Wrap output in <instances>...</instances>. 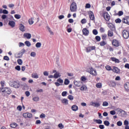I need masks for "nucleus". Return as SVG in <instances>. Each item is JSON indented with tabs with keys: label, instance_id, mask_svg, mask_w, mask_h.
Returning a JSON list of instances; mask_svg holds the SVG:
<instances>
[{
	"label": "nucleus",
	"instance_id": "nucleus-1",
	"mask_svg": "<svg viewBox=\"0 0 129 129\" xmlns=\"http://www.w3.org/2000/svg\"><path fill=\"white\" fill-rule=\"evenodd\" d=\"M10 86H11V87H14V88H20V86H21V84H20V82L19 81H14L13 82H11L10 83Z\"/></svg>",
	"mask_w": 129,
	"mask_h": 129
},
{
	"label": "nucleus",
	"instance_id": "nucleus-2",
	"mask_svg": "<svg viewBox=\"0 0 129 129\" xmlns=\"http://www.w3.org/2000/svg\"><path fill=\"white\" fill-rule=\"evenodd\" d=\"M70 10L71 12H75L77 10V4L75 2H73L70 6Z\"/></svg>",
	"mask_w": 129,
	"mask_h": 129
},
{
	"label": "nucleus",
	"instance_id": "nucleus-3",
	"mask_svg": "<svg viewBox=\"0 0 129 129\" xmlns=\"http://www.w3.org/2000/svg\"><path fill=\"white\" fill-rule=\"evenodd\" d=\"M87 71L88 73H90V74H91V75H93V76H96V75H97L96 71L92 68H89L87 69Z\"/></svg>",
	"mask_w": 129,
	"mask_h": 129
},
{
	"label": "nucleus",
	"instance_id": "nucleus-4",
	"mask_svg": "<svg viewBox=\"0 0 129 129\" xmlns=\"http://www.w3.org/2000/svg\"><path fill=\"white\" fill-rule=\"evenodd\" d=\"M112 45L114 47H119L120 43L117 39H114L112 40Z\"/></svg>",
	"mask_w": 129,
	"mask_h": 129
},
{
	"label": "nucleus",
	"instance_id": "nucleus-5",
	"mask_svg": "<svg viewBox=\"0 0 129 129\" xmlns=\"http://www.w3.org/2000/svg\"><path fill=\"white\" fill-rule=\"evenodd\" d=\"M122 37L124 39H127L129 38V32L126 30H124L122 32Z\"/></svg>",
	"mask_w": 129,
	"mask_h": 129
},
{
	"label": "nucleus",
	"instance_id": "nucleus-6",
	"mask_svg": "<svg viewBox=\"0 0 129 129\" xmlns=\"http://www.w3.org/2000/svg\"><path fill=\"white\" fill-rule=\"evenodd\" d=\"M103 17L105 19V21H106L107 22H108V21L110 20V16L107 12H104L103 13Z\"/></svg>",
	"mask_w": 129,
	"mask_h": 129
},
{
	"label": "nucleus",
	"instance_id": "nucleus-7",
	"mask_svg": "<svg viewBox=\"0 0 129 129\" xmlns=\"http://www.w3.org/2000/svg\"><path fill=\"white\" fill-rule=\"evenodd\" d=\"M4 90H2V92H5V93H7L8 95L11 94V93H12V90H11V89H10V88H5L4 89Z\"/></svg>",
	"mask_w": 129,
	"mask_h": 129
},
{
	"label": "nucleus",
	"instance_id": "nucleus-8",
	"mask_svg": "<svg viewBox=\"0 0 129 129\" xmlns=\"http://www.w3.org/2000/svg\"><path fill=\"white\" fill-rule=\"evenodd\" d=\"M23 117H25V118L27 117L28 118H32V117H33V115L32 113H24L23 114Z\"/></svg>",
	"mask_w": 129,
	"mask_h": 129
},
{
	"label": "nucleus",
	"instance_id": "nucleus-9",
	"mask_svg": "<svg viewBox=\"0 0 129 129\" xmlns=\"http://www.w3.org/2000/svg\"><path fill=\"white\" fill-rule=\"evenodd\" d=\"M83 35L84 36H88L89 35V30H87V28H84L82 30Z\"/></svg>",
	"mask_w": 129,
	"mask_h": 129
},
{
	"label": "nucleus",
	"instance_id": "nucleus-10",
	"mask_svg": "<svg viewBox=\"0 0 129 129\" xmlns=\"http://www.w3.org/2000/svg\"><path fill=\"white\" fill-rule=\"evenodd\" d=\"M89 18L90 20L92 21H95V18L94 17V14H93V12L92 11H90L89 12Z\"/></svg>",
	"mask_w": 129,
	"mask_h": 129
},
{
	"label": "nucleus",
	"instance_id": "nucleus-11",
	"mask_svg": "<svg viewBox=\"0 0 129 129\" xmlns=\"http://www.w3.org/2000/svg\"><path fill=\"white\" fill-rule=\"evenodd\" d=\"M93 50H95V46H90L86 48L87 53H89V52H91Z\"/></svg>",
	"mask_w": 129,
	"mask_h": 129
},
{
	"label": "nucleus",
	"instance_id": "nucleus-12",
	"mask_svg": "<svg viewBox=\"0 0 129 129\" xmlns=\"http://www.w3.org/2000/svg\"><path fill=\"white\" fill-rule=\"evenodd\" d=\"M8 25L11 27V28H15L16 26V22L14 21H9Z\"/></svg>",
	"mask_w": 129,
	"mask_h": 129
},
{
	"label": "nucleus",
	"instance_id": "nucleus-13",
	"mask_svg": "<svg viewBox=\"0 0 129 129\" xmlns=\"http://www.w3.org/2000/svg\"><path fill=\"white\" fill-rule=\"evenodd\" d=\"M19 30L21 31V32H25L26 31V28H25V26L22 24H19Z\"/></svg>",
	"mask_w": 129,
	"mask_h": 129
},
{
	"label": "nucleus",
	"instance_id": "nucleus-14",
	"mask_svg": "<svg viewBox=\"0 0 129 129\" xmlns=\"http://www.w3.org/2000/svg\"><path fill=\"white\" fill-rule=\"evenodd\" d=\"M24 38H27V39H31L32 37V35L30 33H26L24 34Z\"/></svg>",
	"mask_w": 129,
	"mask_h": 129
},
{
	"label": "nucleus",
	"instance_id": "nucleus-15",
	"mask_svg": "<svg viewBox=\"0 0 129 129\" xmlns=\"http://www.w3.org/2000/svg\"><path fill=\"white\" fill-rule=\"evenodd\" d=\"M74 84L77 87H80V86H81V83L80 81H74Z\"/></svg>",
	"mask_w": 129,
	"mask_h": 129
},
{
	"label": "nucleus",
	"instance_id": "nucleus-16",
	"mask_svg": "<svg viewBox=\"0 0 129 129\" xmlns=\"http://www.w3.org/2000/svg\"><path fill=\"white\" fill-rule=\"evenodd\" d=\"M61 103H63V104H64V105H68V99L65 98L62 99Z\"/></svg>",
	"mask_w": 129,
	"mask_h": 129
},
{
	"label": "nucleus",
	"instance_id": "nucleus-17",
	"mask_svg": "<svg viewBox=\"0 0 129 129\" xmlns=\"http://www.w3.org/2000/svg\"><path fill=\"white\" fill-rule=\"evenodd\" d=\"M108 28H110L111 29V31H112L113 30H115V27H114V25H113L111 23L108 24Z\"/></svg>",
	"mask_w": 129,
	"mask_h": 129
},
{
	"label": "nucleus",
	"instance_id": "nucleus-18",
	"mask_svg": "<svg viewBox=\"0 0 129 129\" xmlns=\"http://www.w3.org/2000/svg\"><path fill=\"white\" fill-rule=\"evenodd\" d=\"M122 22L123 24H126L127 25H129V22H128L126 17H125L124 18L122 19Z\"/></svg>",
	"mask_w": 129,
	"mask_h": 129
},
{
	"label": "nucleus",
	"instance_id": "nucleus-19",
	"mask_svg": "<svg viewBox=\"0 0 129 129\" xmlns=\"http://www.w3.org/2000/svg\"><path fill=\"white\" fill-rule=\"evenodd\" d=\"M107 36L108 37H113V32L112 30H108L107 32Z\"/></svg>",
	"mask_w": 129,
	"mask_h": 129
},
{
	"label": "nucleus",
	"instance_id": "nucleus-20",
	"mask_svg": "<svg viewBox=\"0 0 129 129\" xmlns=\"http://www.w3.org/2000/svg\"><path fill=\"white\" fill-rule=\"evenodd\" d=\"M113 72H115V73H119L120 71H119V69H118V68L114 67L113 69Z\"/></svg>",
	"mask_w": 129,
	"mask_h": 129
},
{
	"label": "nucleus",
	"instance_id": "nucleus-21",
	"mask_svg": "<svg viewBox=\"0 0 129 129\" xmlns=\"http://www.w3.org/2000/svg\"><path fill=\"white\" fill-rule=\"evenodd\" d=\"M72 109L73 111H77V110H78V106L76 105H73L72 106Z\"/></svg>",
	"mask_w": 129,
	"mask_h": 129
},
{
	"label": "nucleus",
	"instance_id": "nucleus-22",
	"mask_svg": "<svg viewBox=\"0 0 129 129\" xmlns=\"http://www.w3.org/2000/svg\"><path fill=\"white\" fill-rule=\"evenodd\" d=\"M61 75H60V73L56 72L55 74H54L53 76V78H55V79H57V78H58V77H60Z\"/></svg>",
	"mask_w": 129,
	"mask_h": 129
},
{
	"label": "nucleus",
	"instance_id": "nucleus-23",
	"mask_svg": "<svg viewBox=\"0 0 129 129\" xmlns=\"http://www.w3.org/2000/svg\"><path fill=\"white\" fill-rule=\"evenodd\" d=\"M111 60L115 63H119V60L115 57H111Z\"/></svg>",
	"mask_w": 129,
	"mask_h": 129
},
{
	"label": "nucleus",
	"instance_id": "nucleus-24",
	"mask_svg": "<svg viewBox=\"0 0 129 129\" xmlns=\"http://www.w3.org/2000/svg\"><path fill=\"white\" fill-rule=\"evenodd\" d=\"M124 87L125 89L126 90H127V91H128V90H129V82L126 83L124 85Z\"/></svg>",
	"mask_w": 129,
	"mask_h": 129
},
{
	"label": "nucleus",
	"instance_id": "nucleus-25",
	"mask_svg": "<svg viewBox=\"0 0 129 129\" xmlns=\"http://www.w3.org/2000/svg\"><path fill=\"white\" fill-rule=\"evenodd\" d=\"M1 85L2 86V88H0L1 90H4V89L5 88V81H1Z\"/></svg>",
	"mask_w": 129,
	"mask_h": 129
},
{
	"label": "nucleus",
	"instance_id": "nucleus-26",
	"mask_svg": "<svg viewBox=\"0 0 129 129\" xmlns=\"http://www.w3.org/2000/svg\"><path fill=\"white\" fill-rule=\"evenodd\" d=\"M94 121H95V122H96V123H98V124H101V123H102V120H101V119H94Z\"/></svg>",
	"mask_w": 129,
	"mask_h": 129
},
{
	"label": "nucleus",
	"instance_id": "nucleus-27",
	"mask_svg": "<svg viewBox=\"0 0 129 129\" xmlns=\"http://www.w3.org/2000/svg\"><path fill=\"white\" fill-rule=\"evenodd\" d=\"M93 106H94L95 107H99L100 106V104L99 103H93L92 104Z\"/></svg>",
	"mask_w": 129,
	"mask_h": 129
},
{
	"label": "nucleus",
	"instance_id": "nucleus-28",
	"mask_svg": "<svg viewBox=\"0 0 129 129\" xmlns=\"http://www.w3.org/2000/svg\"><path fill=\"white\" fill-rule=\"evenodd\" d=\"M25 53H26V50L25 49V48H23L20 51V54H21L20 57H23V55H24Z\"/></svg>",
	"mask_w": 129,
	"mask_h": 129
},
{
	"label": "nucleus",
	"instance_id": "nucleus-29",
	"mask_svg": "<svg viewBox=\"0 0 129 129\" xmlns=\"http://www.w3.org/2000/svg\"><path fill=\"white\" fill-rule=\"evenodd\" d=\"M69 83H70V81L68 79H66L64 82V85H68Z\"/></svg>",
	"mask_w": 129,
	"mask_h": 129
},
{
	"label": "nucleus",
	"instance_id": "nucleus-30",
	"mask_svg": "<svg viewBox=\"0 0 129 129\" xmlns=\"http://www.w3.org/2000/svg\"><path fill=\"white\" fill-rule=\"evenodd\" d=\"M29 25H33L34 24V18H31L28 20Z\"/></svg>",
	"mask_w": 129,
	"mask_h": 129
},
{
	"label": "nucleus",
	"instance_id": "nucleus-31",
	"mask_svg": "<svg viewBox=\"0 0 129 129\" xmlns=\"http://www.w3.org/2000/svg\"><path fill=\"white\" fill-rule=\"evenodd\" d=\"M104 125H106V126H109V124H110V123H109V121L108 120H105L104 121Z\"/></svg>",
	"mask_w": 129,
	"mask_h": 129
},
{
	"label": "nucleus",
	"instance_id": "nucleus-32",
	"mask_svg": "<svg viewBox=\"0 0 129 129\" xmlns=\"http://www.w3.org/2000/svg\"><path fill=\"white\" fill-rule=\"evenodd\" d=\"M11 127H12V128H15L17 127V123L14 122L10 124Z\"/></svg>",
	"mask_w": 129,
	"mask_h": 129
},
{
	"label": "nucleus",
	"instance_id": "nucleus-33",
	"mask_svg": "<svg viewBox=\"0 0 129 129\" xmlns=\"http://www.w3.org/2000/svg\"><path fill=\"white\" fill-rule=\"evenodd\" d=\"M14 17L15 18V19H17V20H20V19H21V15H19V14H16L14 15Z\"/></svg>",
	"mask_w": 129,
	"mask_h": 129
},
{
	"label": "nucleus",
	"instance_id": "nucleus-34",
	"mask_svg": "<svg viewBox=\"0 0 129 129\" xmlns=\"http://www.w3.org/2000/svg\"><path fill=\"white\" fill-rule=\"evenodd\" d=\"M17 63L19 65H23V60L21 59H19L17 60Z\"/></svg>",
	"mask_w": 129,
	"mask_h": 129
},
{
	"label": "nucleus",
	"instance_id": "nucleus-35",
	"mask_svg": "<svg viewBox=\"0 0 129 129\" xmlns=\"http://www.w3.org/2000/svg\"><path fill=\"white\" fill-rule=\"evenodd\" d=\"M36 48H41V46H42V43L41 42H37L35 45Z\"/></svg>",
	"mask_w": 129,
	"mask_h": 129
},
{
	"label": "nucleus",
	"instance_id": "nucleus-36",
	"mask_svg": "<svg viewBox=\"0 0 129 129\" xmlns=\"http://www.w3.org/2000/svg\"><path fill=\"white\" fill-rule=\"evenodd\" d=\"M47 29L48 32L50 33V35H54V33L51 30V28L48 26L47 27Z\"/></svg>",
	"mask_w": 129,
	"mask_h": 129
},
{
	"label": "nucleus",
	"instance_id": "nucleus-37",
	"mask_svg": "<svg viewBox=\"0 0 129 129\" xmlns=\"http://www.w3.org/2000/svg\"><path fill=\"white\" fill-rule=\"evenodd\" d=\"M25 44L27 47H30L31 46V42H30L29 41H26L25 42Z\"/></svg>",
	"mask_w": 129,
	"mask_h": 129
},
{
	"label": "nucleus",
	"instance_id": "nucleus-38",
	"mask_svg": "<svg viewBox=\"0 0 129 129\" xmlns=\"http://www.w3.org/2000/svg\"><path fill=\"white\" fill-rule=\"evenodd\" d=\"M68 99H70V100H73V99H74V97H73V96H72V95H69L68 96Z\"/></svg>",
	"mask_w": 129,
	"mask_h": 129
},
{
	"label": "nucleus",
	"instance_id": "nucleus-39",
	"mask_svg": "<svg viewBox=\"0 0 129 129\" xmlns=\"http://www.w3.org/2000/svg\"><path fill=\"white\" fill-rule=\"evenodd\" d=\"M96 86L97 88H101V87H102V85L101 83H98L96 84Z\"/></svg>",
	"mask_w": 129,
	"mask_h": 129
},
{
	"label": "nucleus",
	"instance_id": "nucleus-40",
	"mask_svg": "<svg viewBox=\"0 0 129 129\" xmlns=\"http://www.w3.org/2000/svg\"><path fill=\"white\" fill-rule=\"evenodd\" d=\"M102 40H106V38L107 37V35L106 34H103L101 36Z\"/></svg>",
	"mask_w": 129,
	"mask_h": 129
},
{
	"label": "nucleus",
	"instance_id": "nucleus-41",
	"mask_svg": "<svg viewBox=\"0 0 129 129\" xmlns=\"http://www.w3.org/2000/svg\"><path fill=\"white\" fill-rule=\"evenodd\" d=\"M115 22L116 24H120V23H121V20L119 18H117L115 20Z\"/></svg>",
	"mask_w": 129,
	"mask_h": 129
},
{
	"label": "nucleus",
	"instance_id": "nucleus-42",
	"mask_svg": "<svg viewBox=\"0 0 129 129\" xmlns=\"http://www.w3.org/2000/svg\"><path fill=\"white\" fill-rule=\"evenodd\" d=\"M32 78L37 79V78H39V76L37 74H32Z\"/></svg>",
	"mask_w": 129,
	"mask_h": 129
},
{
	"label": "nucleus",
	"instance_id": "nucleus-43",
	"mask_svg": "<svg viewBox=\"0 0 129 129\" xmlns=\"http://www.w3.org/2000/svg\"><path fill=\"white\" fill-rule=\"evenodd\" d=\"M92 32H93V35H95V36H96V35H97L98 34V31H97V30H96V29L93 30Z\"/></svg>",
	"mask_w": 129,
	"mask_h": 129
},
{
	"label": "nucleus",
	"instance_id": "nucleus-44",
	"mask_svg": "<svg viewBox=\"0 0 129 129\" xmlns=\"http://www.w3.org/2000/svg\"><path fill=\"white\" fill-rule=\"evenodd\" d=\"M105 69L107 71H111V67L110 66H106Z\"/></svg>",
	"mask_w": 129,
	"mask_h": 129
},
{
	"label": "nucleus",
	"instance_id": "nucleus-45",
	"mask_svg": "<svg viewBox=\"0 0 129 129\" xmlns=\"http://www.w3.org/2000/svg\"><path fill=\"white\" fill-rule=\"evenodd\" d=\"M67 93H68L67 91H63L61 93V95L63 97H65V96H67Z\"/></svg>",
	"mask_w": 129,
	"mask_h": 129
},
{
	"label": "nucleus",
	"instance_id": "nucleus-46",
	"mask_svg": "<svg viewBox=\"0 0 129 129\" xmlns=\"http://www.w3.org/2000/svg\"><path fill=\"white\" fill-rule=\"evenodd\" d=\"M16 58H22L21 57V52H20L19 53H17L15 55Z\"/></svg>",
	"mask_w": 129,
	"mask_h": 129
},
{
	"label": "nucleus",
	"instance_id": "nucleus-47",
	"mask_svg": "<svg viewBox=\"0 0 129 129\" xmlns=\"http://www.w3.org/2000/svg\"><path fill=\"white\" fill-rule=\"evenodd\" d=\"M39 99H40V98L38 97H35L32 99L33 101H39Z\"/></svg>",
	"mask_w": 129,
	"mask_h": 129
},
{
	"label": "nucleus",
	"instance_id": "nucleus-48",
	"mask_svg": "<svg viewBox=\"0 0 129 129\" xmlns=\"http://www.w3.org/2000/svg\"><path fill=\"white\" fill-rule=\"evenodd\" d=\"M106 44V42H105L104 41H102L100 42V46H105V44Z\"/></svg>",
	"mask_w": 129,
	"mask_h": 129
},
{
	"label": "nucleus",
	"instance_id": "nucleus-49",
	"mask_svg": "<svg viewBox=\"0 0 129 129\" xmlns=\"http://www.w3.org/2000/svg\"><path fill=\"white\" fill-rule=\"evenodd\" d=\"M95 39H96V41H97L98 42H99L100 41V40H101V38H100V36H96L95 37Z\"/></svg>",
	"mask_w": 129,
	"mask_h": 129
},
{
	"label": "nucleus",
	"instance_id": "nucleus-50",
	"mask_svg": "<svg viewBox=\"0 0 129 129\" xmlns=\"http://www.w3.org/2000/svg\"><path fill=\"white\" fill-rule=\"evenodd\" d=\"M117 125H118V126H121L122 125V122H121V121H118L117 122Z\"/></svg>",
	"mask_w": 129,
	"mask_h": 129
},
{
	"label": "nucleus",
	"instance_id": "nucleus-51",
	"mask_svg": "<svg viewBox=\"0 0 129 129\" xmlns=\"http://www.w3.org/2000/svg\"><path fill=\"white\" fill-rule=\"evenodd\" d=\"M116 110H117V111L118 112H119L120 113H121L122 112H123V111H124V110H122V109H121L120 108H117L116 109Z\"/></svg>",
	"mask_w": 129,
	"mask_h": 129
},
{
	"label": "nucleus",
	"instance_id": "nucleus-52",
	"mask_svg": "<svg viewBox=\"0 0 129 129\" xmlns=\"http://www.w3.org/2000/svg\"><path fill=\"white\" fill-rule=\"evenodd\" d=\"M103 106H108V102L104 101L103 102Z\"/></svg>",
	"mask_w": 129,
	"mask_h": 129
},
{
	"label": "nucleus",
	"instance_id": "nucleus-53",
	"mask_svg": "<svg viewBox=\"0 0 129 129\" xmlns=\"http://www.w3.org/2000/svg\"><path fill=\"white\" fill-rule=\"evenodd\" d=\"M16 70H17V71H21V66H17L15 67Z\"/></svg>",
	"mask_w": 129,
	"mask_h": 129
},
{
	"label": "nucleus",
	"instance_id": "nucleus-54",
	"mask_svg": "<svg viewBox=\"0 0 129 129\" xmlns=\"http://www.w3.org/2000/svg\"><path fill=\"white\" fill-rule=\"evenodd\" d=\"M2 14H4L5 15H8L9 14V11L7 10H3Z\"/></svg>",
	"mask_w": 129,
	"mask_h": 129
},
{
	"label": "nucleus",
	"instance_id": "nucleus-55",
	"mask_svg": "<svg viewBox=\"0 0 129 129\" xmlns=\"http://www.w3.org/2000/svg\"><path fill=\"white\" fill-rule=\"evenodd\" d=\"M30 56L31 57H36V52H32L31 53H30Z\"/></svg>",
	"mask_w": 129,
	"mask_h": 129
},
{
	"label": "nucleus",
	"instance_id": "nucleus-56",
	"mask_svg": "<svg viewBox=\"0 0 129 129\" xmlns=\"http://www.w3.org/2000/svg\"><path fill=\"white\" fill-rule=\"evenodd\" d=\"M4 60H6V61H10V57L8 56H4Z\"/></svg>",
	"mask_w": 129,
	"mask_h": 129
},
{
	"label": "nucleus",
	"instance_id": "nucleus-57",
	"mask_svg": "<svg viewBox=\"0 0 129 129\" xmlns=\"http://www.w3.org/2000/svg\"><path fill=\"white\" fill-rule=\"evenodd\" d=\"M58 127H59L60 129L64 128V125L62 123H59L58 125Z\"/></svg>",
	"mask_w": 129,
	"mask_h": 129
},
{
	"label": "nucleus",
	"instance_id": "nucleus-58",
	"mask_svg": "<svg viewBox=\"0 0 129 129\" xmlns=\"http://www.w3.org/2000/svg\"><path fill=\"white\" fill-rule=\"evenodd\" d=\"M122 15H123V12L120 11L118 12V16H119V17H120L121 16H122Z\"/></svg>",
	"mask_w": 129,
	"mask_h": 129
},
{
	"label": "nucleus",
	"instance_id": "nucleus-59",
	"mask_svg": "<svg viewBox=\"0 0 129 129\" xmlns=\"http://www.w3.org/2000/svg\"><path fill=\"white\" fill-rule=\"evenodd\" d=\"M81 23L83 24H86V19H83L81 21Z\"/></svg>",
	"mask_w": 129,
	"mask_h": 129
},
{
	"label": "nucleus",
	"instance_id": "nucleus-60",
	"mask_svg": "<svg viewBox=\"0 0 129 129\" xmlns=\"http://www.w3.org/2000/svg\"><path fill=\"white\" fill-rule=\"evenodd\" d=\"M45 117H46V115L44 113H42L40 115V118H45Z\"/></svg>",
	"mask_w": 129,
	"mask_h": 129
},
{
	"label": "nucleus",
	"instance_id": "nucleus-61",
	"mask_svg": "<svg viewBox=\"0 0 129 129\" xmlns=\"http://www.w3.org/2000/svg\"><path fill=\"white\" fill-rule=\"evenodd\" d=\"M57 82H59L60 84L63 83V80L61 79V78H59L57 80Z\"/></svg>",
	"mask_w": 129,
	"mask_h": 129
},
{
	"label": "nucleus",
	"instance_id": "nucleus-62",
	"mask_svg": "<svg viewBox=\"0 0 129 129\" xmlns=\"http://www.w3.org/2000/svg\"><path fill=\"white\" fill-rule=\"evenodd\" d=\"M110 114H111V115H114V114H115L116 112L115 110H111L110 111Z\"/></svg>",
	"mask_w": 129,
	"mask_h": 129
},
{
	"label": "nucleus",
	"instance_id": "nucleus-63",
	"mask_svg": "<svg viewBox=\"0 0 129 129\" xmlns=\"http://www.w3.org/2000/svg\"><path fill=\"white\" fill-rule=\"evenodd\" d=\"M100 31L101 33H104V32H105V30H104V28L103 27H101L100 29Z\"/></svg>",
	"mask_w": 129,
	"mask_h": 129
},
{
	"label": "nucleus",
	"instance_id": "nucleus-64",
	"mask_svg": "<svg viewBox=\"0 0 129 129\" xmlns=\"http://www.w3.org/2000/svg\"><path fill=\"white\" fill-rule=\"evenodd\" d=\"M85 88H86V86H82L81 87V90L82 91H84V90H85Z\"/></svg>",
	"mask_w": 129,
	"mask_h": 129
}]
</instances>
